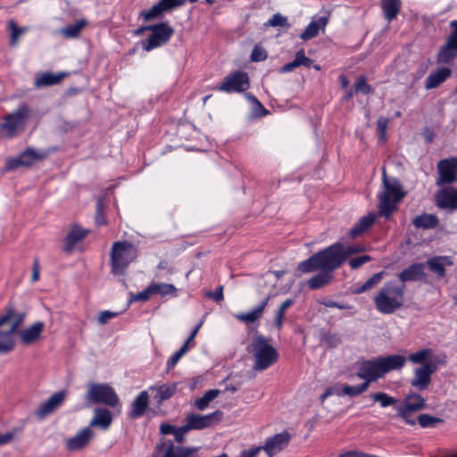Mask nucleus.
<instances>
[{"instance_id": "nucleus-1", "label": "nucleus", "mask_w": 457, "mask_h": 457, "mask_svg": "<svg viewBox=\"0 0 457 457\" xmlns=\"http://www.w3.org/2000/svg\"><path fill=\"white\" fill-rule=\"evenodd\" d=\"M364 251L360 245H344L337 242L328 247L319 251L302 265L305 270L313 269L336 270L339 268L351 254Z\"/></svg>"}, {"instance_id": "nucleus-2", "label": "nucleus", "mask_w": 457, "mask_h": 457, "mask_svg": "<svg viewBox=\"0 0 457 457\" xmlns=\"http://www.w3.org/2000/svg\"><path fill=\"white\" fill-rule=\"evenodd\" d=\"M406 360L400 354L366 360L361 363L357 376L370 385V382L376 381L392 370H401L405 365Z\"/></svg>"}, {"instance_id": "nucleus-3", "label": "nucleus", "mask_w": 457, "mask_h": 457, "mask_svg": "<svg viewBox=\"0 0 457 457\" xmlns=\"http://www.w3.org/2000/svg\"><path fill=\"white\" fill-rule=\"evenodd\" d=\"M405 303V286H397L393 282L384 285L374 297L378 312L392 314L400 310Z\"/></svg>"}, {"instance_id": "nucleus-4", "label": "nucleus", "mask_w": 457, "mask_h": 457, "mask_svg": "<svg viewBox=\"0 0 457 457\" xmlns=\"http://www.w3.org/2000/svg\"><path fill=\"white\" fill-rule=\"evenodd\" d=\"M405 196L398 179H388L386 170H383V191L378 194V214L389 218L391 213L397 208V204Z\"/></svg>"}, {"instance_id": "nucleus-5", "label": "nucleus", "mask_w": 457, "mask_h": 457, "mask_svg": "<svg viewBox=\"0 0 457 457\" xmlns=\"http://www.w3.org/2000/svg\"><path fill=\"white\" fill-rule=\"evenodd\" d=\"M248 351L254 358L253 369L255 370H264L278 359L277 350L261 335H256L253 337Z\"/></svg>"}, {"instance_id": "nucleus-6", "label": "nucleus", "mask_w": 457, "mask_h": 457, "mask_svg": "<svg viewBox=\"0 0 457 457\" xmlns=\"http://www.w3.org/2000/svg\"><path fill=\"white\" fill-rule=\"evenodd\" d=\"M24 320V314L9 309L0 317V353H6L14 347L13 335Z\"/></svg>"}, {"instance_id": "nucleus-7", "label": "nucleus", "mask_w": 457, "mask_h": 457, "mask_svg": "<svg viewBox=\"0 0 457 457\" xmlns=\"http://www.w3.org/2000/svg\"><path fill=\"white\" fill-rule=\"evenodd\" d=\"M136 247L127 241L113 243L111 251L112 272L115 275L124 274L128 266L137 258Z\"/></svg>"}, {"instance_id": "nucleus-8", "label": "nucleus", "mask_w": 457, "mask_h": 457, "mask_svg": "<svg viewBox=\"0 0 457 457\" xmlns=\"http://www.w3.org/2000/svg\"><path fill=\"white\" fill-rule=\"evenodd\" d=\"M32 114V110L27 104H21L16 110L4 118L0 125L6 137H14L24 131Z\"/></svg>"}, {"instance_id": "nucleus-9", "label": "nucleus", "mask_w": 457, "mask_h": 457, "mask_svg": "<svg viewBox=\"0 0 457 457\" xmlns=\"http://www.w3.org/2000/svg\"><path fill=\"white\" fill-rule=\"evenodd\" d=\"M86 397L90 403H103L110 407H115L120 403V399L114 389L107 384H88Z\"/></svg>"}, {"instance_id": "nucleus-10", "label": "nucleus", "mask_w": 457, "mask_h": 457, "mask_svg": "<svg viewBox=\"0 0 457 457\" xmlns=\"http://www.w3.org/2000/svg\"><path fill=\"white\" fill-rule=\"evenodd\" d=\"M452 31L447 37L446 43L441 46L437 54V62L450 63L457 57V20L450 22Z\"/></svg>"}, {"instance_id": "nucleus-11", "label": "nucleus", "mask_w": 457, "mask_h": 457, "mask_svg": "<svg viewBox=\"0 0 457 457\" xmlns=\"http://www.w3.org/2000/svg\"><path fill=\"white\" fill-rule=\"evenodd\" d=\"M149 29H151L152 34L144 46V49L147 52L167 43L174 32L173 29L167 23H161Z\"/></svg>"}, {"instance_id": "nucleus-12", "label": "nucleus", "mask_w": 457, "mask_h": 457, "mask_svg": "<svg viewBox=\"0 0 457 457\" xmlns=\"http://www.w3.org/2000/svg\"><path fill=\"white\" fill-rule=\"evenodd\" d=\"M249 87L248 75L243 71H237L226 77L217 89L226 93L243 92Z\"/></svg>"}, {"instance_id": "nucleus-13", "label": "nucleus", "mask_w": 457, "mask_h": 457, "mask_svg": "<svg viewBox=\"0 0 457 457\" xmlns=\"http://www.w3.org/2000/svg\"><path fill=\"white\" fill-rule=\"evenodd\" d=\"M222 415L223 414L220 411H216L206 415L190 414L186 419V425L189 431L195 429H204L220 422L222 419Z\"/></svg>"}, {"instance_id": "nucleus-14", "label": "nucleus", "mask_w": 457, "mask_h": 457, "mask_svg": "<svg viewBox=\"0 0 457 457\" xmlns=\"http://www.w3.org/2000/svg\"><path fill=\"white\" fill-rule=\"evenodd\" d=\"M45 156L46 154L44 152L28 148L17 157L7 160L6 168L8 170H14L21 166L28 167L34 162L43 159Z\"/></svg>"}, {"instance_id": "nucleus-15", "label": "nucleus", "mask_w": 457, "mask_h": 457, "mask_svg": "<svg viewBox=\"0 0 457 457\" xmlns=\"http://www.w3.org/2000/svg\"><path fill=\"white\" fill-rule=\"evenodd\" d=\"M308 261H309V258L298 264L297 270L299 272H301V273H310V272H314V271H320V273H318L315 276L312 277L308 280V282H307L308 287L311 289H319L320 287H323L328 285L329 282L331 281V278H332L331 272L334 270H327V269L317 268V269H313V270H305L302 267V265L303 263L307 262Z\"/></svg>"}, {"instance_id": "nucleus-16", "label": "nucleus", "mask_w": 457, "mask_h": 457, "mask_svg": "<svg viewBox=\"0 0 457 457\" xmlns=\"http://www.w3.org/2000/svg\"><path fill=\"white\" fill-rule=\"evenodd\" d=\"M436 370L434 363H425L414 370V378L411 384L412 386L424 390L428 388L431 381V375Z\"/></svg>"}, {"instance_id": "nucleus-17", "label": "nucleus", "mask_w": 457, "mask_h": 457, "mask_svg": "<svg viewBox=\"0 0 457 457\" xmlns=\"http://www.w3.org/2000/svg\"><path fill=\"white\" fill-rule=\"evenodd\" d=\"M290 439V434L284 431L269 437L265 445L261 448L264 450L268 456L271 457L281 452L288 445Z\"/></svg>"}, {"instance_id": "nucleus-18", "label": "nucleus", "mask_w": 457, "mask_h": 457, "mask_svg": "<svg viewBox=\"0 0 457 457\" xmlns=\"http://www.w3.org/2000/svg\"><path fill=\"white\" fill-rule=\"evenodd\" d=\"M93 436L92 428L90 427L84 428L76 435L65 440V447L70 452L81 450L87 446Z\"/></svg>"}, {"instance_id": "nucleus-19", "label": "nucleus", "mask_w": 457, "mask_h": 457, "mask_svg": "<svg viewBox=\"0 0 457 457\" xmlns=\"http://www.w3.org/2000/svg\"><path fill=\"white\" fill-rule=\"evenodd\" d=\"M436 205L441 209L457 210V188L446 187L436 195Z\"/></svg>"}, {"instance_id": "nucleus-20", "label": "nucleus", "mask_w": 457, "mask_h": 457, "mask_svg": "<svg viewBox=\"0 0 457 457\" xmlns=\"http://www.w3.org/2000/svg\"><path fill=\"white\" fill-rule=\"evenodd\" d=\"M425 406V400L419 395H411L405 398L403 403L396 407L398 415L401 418H407V415H411L413 412L420 411Z\"/></svg>"}, {"instance_id": "nucleus-21", "label": "nucleus", "mask_w": 457, "mask_h": 457, "mask_svg": "<svg viewBox=\"0 0 457 457\" xmlns=\"http://www.w3.org/2000/svg\"><path fill=\"white\" fill-rule=\"evenodd\" d=\"M66 393L59 391L52 395L46 402H44L36 411L38 419H43L54 412L64 401Z\"/></svg>"}, {"instance_id": "nucleus-22", "label": "nucleus", "mask_w": 457, "mask_h": 457, "mask_svg": "<svg viewBox=\"0 0 457 457\" xmlns=\"http://www.w3.org/2000/svg\"><path fill=\"white\" fill-rule=\"evenodd\" d=\"M439 178L437 185L450 184L456 180L457 167L452 159H445L437 164Z\"/></svg>"}, {"instance_id": "nucleus-23", "label": "nucleus", "mask_w": 457, "mask_h": 457, "mask_svg": "<svg viewBox=\"0 0 457 457\" xmlns=\"http://www.w3.org/2000/svg\"><path fill=\"white\" fill-rule=\"evenodd\" d=\"M87 233V230L81 228L79 226L72 225L64 241V250L66 252L73 251L76 245L84 239Z\"/></svg>"}, {"instance_id": "nucleus-24", "label": "nucleus", "mask_w": 457, "mask_h": 457, "mask_svg": "<svg viewBox=\"0 0 457 457\" xmlns=\"http://www.w3.org/2000/svg\"><path fill=\"white\" fill-rule=\"evenodd\" d=\"M45 328L42 321H37L29 328L20 332L21 341L24 345H32L40 339L41 333Z\"/></svg>"}, {"instance_id": "nucleus-25", "label": "nucleus", "mask_w": 457, "mask_h": 457, "mask_svg": "<svg viewBox=\"0 0 457 457\" xmlns=\"http://www.w3.org/2000/svg\"><path fill=\"white\" fill-rule=\"evenodd\" d=\"M112 422V415L106 408H96L88 427H99L103 430L109 428Z\"/></svg>"}, {"instance_id": "nucleus-26", "label": "nucleus", "mask_w": 457, "mask_h": 457, "mask_svg": "<svg viewBox=\"0 0 457 457\" xmlns=\"http://www.w3.org/2000/svg\"><path fill=\"white\" fill-rule=\"evenodd\" d=\"M149 395L147 391H142L133 401L129 417L137 419L142 417L149 406Z\"/></svg>"}, {"instance_id": "nucleus-27", "label": "nucleus", "mask_w": 457, "mask_h": 457, "mask_svg": "<svg viewBox=\"0 0 457 457\" xmlns=\"http://www.w3.org/2000/svg\"><path fill=\"white\" fill-rule=\"evenodd\" d=\"M162 446L165 447L163 457H194L197 452V448L195 447L175 446L170 440Z\"/></svg>"}, {"instance_id": "nucleus-28", "label": "nucleus", "mask_w": 457, "mask_h": 457, "mask_svg": "<svg viewBox=\"0 0 457 457\" xmlns=\"http://www.w3.org/2000/svg\"><path fill=\"white\" fill-rule=\"evenodd\" d=\"M452 71L449 68L443 67L431 72L425 80V88L432 89L440 86L448 78H450Z\"/></svg>"}, {"instance_id": "nucleus-29", "label": "nucleus", "mask_w": 457, "mask_h": 457, "mask_svg": "<svg viewBox=\"0 0 457 457\" xmlns=\"http://www.w3.org/2000/svg\"><path fill=\"white\" fill-rule=\"evenodd\" d=\"M270 297L267 296L258 306H256L252 311L245 312V313H237L235 315V318L238 320L239 321H242L245 324H251L257 320H259L262 314L263 311L266 308Z\"/></svg>"}, {"instance_id": "nucleus-30", "label": "nucleus", "mask_w": 457, "mask_h": 457, "mask_svg": "<svg viewBox=\"0 0 457 457\" xmlns=\"http://www.w3.org/2000/svg\"><path fill=\"white\" fill-rule=\"evenodd\" d=\"M328 21V20L325 16L320 17L317 20H312L300 35L301 39L306 41L315 37L320 29H325Z\"/></svg>"}, {"instance_id": "nucleus-31", "label": "nucleus", "mask_w": 457, "mask_h": 457, "mask_svg": "<svg viewBox=\"0 0 457 457\" xmlns=\"http://www.w3.org/2000/svg\"><path fill=\"white\" fill-rule=\"evenodd\" d=\"M424 276V265L415 263L404 269L399 275L400 281L404 285L408 281L420 280Z\"/></svg>"}, {"instance_id": "nucleus-32", "label": "nucleus", "mask_w": 457, "mask_h": 457, "mask_svg": "<svg viewBox=\"0 0 457 457\" xmlns=\"http://www.w3.org/2000/svg\"><path fill=\"white\" fill-rule=\"evenodd\" d=\"M384 16L387 21L395 20L402 7L401 0H380Z\"/></svg>"}, {"instance_id": "nucleus-33", "label": "nucleus", "mask_w": 457, "mask_h": 457, "mask_svg": "<svg viewBox=\"0 0 457 457\" xmlns=\"http://www.w3.org/2000/svg\"><path fill=\"white\" fill-rule=\"evenodd\" d=\"M66 76L65 73L60 72V73H50L46 72L38 75L35 80V87H44L48 86L56 85L59 82L62 81V79Z\"/></svg>"}, {"instance_id": "nucleus-34", "label": "nucleus", "mask_w": 457, "mask_h": 457, "mask_svg": "<svg viewBox=\"0 0 457 457\" xmlns=\"http://www.w3.org/2000/svg\"><path fill=\"white\" fill-rule=\"evenodd\" d=\"M427 264L431 271L436 273L438 277H444L445 274V266L451 265L452 262L448 257L439 256L429 259Z\"/></svg>"}, {"instance_id": "nucleus-35", "label": "nucleus", "mask_w": 457, "mask_h": 457, "mask_svg": "<svg viewBox=\"0 0 457 457\" xmlns=\"http://www.w3.org/2000/svg\"><path fill=\"white\" fill-rule=\"evenodd\" d=\"M439 220L437 217L431 213H423L418 215L413 220V225L417 228L429 229L437 227Z\"/></svg>"}, {"instance_id": "nucleus-36", "label": "nucleus", "mask_w": 457, "mask_h": 457, "mask_svg": "<svg viewBox=\"0 0 457 457\" xmlns=\"http://www.w3.org/2000/svg\"><path fill=\"white\" fill-rule=\"evenodd\" d=\"M375 221V214L369 213L362 216L350 230V237H356L367 230Z\"/></svg>"}, {"instance_id": "nucleus-37", "label": "nucleus", "mask_w": 457, "mask_h": 457, "mask_svg": "<svg viewBox=\"0 0 457 457\" xmlns=\"http://www.w3.org/2000/svg\"><path fill=\"white\" fill-rule=\"evenodd\" d=\"M150 390L155 391V398H157L159 402H162L170 399L176 393L177 384L172 383L163 384L161 386H153L150 387Z\"/></svg>"}, {"instance_id": "nucleus-38", "label": "nucleus", "mask_w": 457, "mask_h": 457, "mask_svg": "<svg viewBox=\"0 0 457 457\" xmlns=\"http://www.w3.org/2000/svg\"><path fill=\"white\" fill-rule=\"evenodd\" d=\"M431 356L432 350L429 348H424L416 353H410L408 360L413 364H421L422 366L425 363H432L430 361Z\"/></svg>"}, {"instance_id": "nucleus-39", "label": "nucleus", "mask_w": 457, "mask_h": 457, "mask_svg": "<svg viewBox=\"0 0 457 457\" xmlns=\"http://www.w3.org/2000/svg\"><path fill=\"white\" fill-rule=\"evenodd\" d=\"M87 22L84 20L76 21L74 24L68 25L60 30V33L67 38H75L79 37L82 29L86 26Z\"/></svg>"}, {"instance_id": "nucleus-40", "label": "nucleus", "mask_w": 457, "mask_h": 457, "mask_svg": "<svg viewBox=\"0 0 457 457\" xmlns=\"http://www.w3.org/2000/svg\"><path fill=\"white\" fill-rule=\"evenodd\" d=\"M220 391L219 389H211V390L206 391L202 397L198 398L195 402V407L199 411L205 410L208 407L209 403L212 400H214L220 395Z\"/></svg>"}, {"instance_id": "nucleus-41", "label": "nucleus", "mask_w": 457, "mask_h": 457, "mask_svg": "<svg viewBox=\"0 0 457 457\" xmlns=\"http://www.w3.org/2000/svg\"><path fill=\"white\" fill-rule=\"evenodd\" d=\"M370 397L373 402L379 403L380 406L384 408L394 405L397 402L395 398L383 392L371 394Z\"/></svg>"}, {"instance_id": "nucleus-42", "label": "nucleus", "mask_w": 457, "mask_h": 457, "mask_svg": "<svg viewBox=\"0 0 457 457\" xmlns=\"http://www.w3.org/2000/svg\"><path fill=\"white\" fill-rule=\"evenodd\" d=\"M368 387V382H364L357 386L344 385L342 386V394L349 396H357L365 392Z\"/></svg>"}, {"instance_id": "nucleus-43", "label": "nucleus", "mask_w": 457, "mask_h": 457, "mask_svg": "<svg viewBox=\"0 0 457 457\" xmlns=\"http://www.w3.org/2000/svg\"><path fill=\"white\" fill-rule=\"evenodd\" d=\"M385 276L384 271L378 272L374 274L371 278H370L360 288H358L355 292L358 294L363 293L373 288L376 285H378Z\"/></svg>"}, {"instance_id": "nucleus-44", "label": "nucleus", "mask_w": 457, "mask_h": 457, "mask_svg": "<svg viewBox=\"0 0 457 457\" xmlns=\"http://www.w3.org/2000/svg\"><path fill=\"white\" fill-rule=\"evenodd\" d=\"M8 28L11 32L10 44L15 46L19 37L27 31V28H19L13 21L8 22Z\"/></svg>"}, {"instance_id": "nucleus-45", "label": "nucleus", "mask_w": 457, "mask_h": 457, "mask_svg": "<svg viewBox=\"0 0 457 457\" xmlns=\"http://www.w3.org/2000/svg\"><path fill=\"white\" fill-rule=\"evenodd\" d=\"M293 304V301L291 299H287L284 301L281 305L279 306L276 316H275V326L278 329H280L282 327L283 320H284V313L287 308H289Z\"/></svg>"}, {"instance_id": "nucleus-46", "label": "nucleus", "mask_w": 457, "mask_h": 457, "mask_svg": "<svg viewBox=\"0 0 457 457\" xmlns=\"http://www.w3.org/2000/svg\"><path fill=\"white\" fill-rule=\"evenodd\" d=\"M188 352L187 345H183L179 350L173 353L170 358L167 361V370H172L179 360Z\"/></svg>"}, {"instance_id": "nucleus-47", "label": "nucleus", "mask_w": 457, "mask_h": 457, "mask_svg": "<svg viewBox=\"0 0 457 457\" xmlns=\"http://www.w3.org/2000/svg\"><path fill=\"white\" fill-rule=\"evenodd\" d=\"M267 27H286L289 28L290 25L287 22V18L281 15L280 13H275L268 21L265 23Z\"/></svg>"}, {"instance_id": "nucleus-48", "label": "nucleus", "mask_w": 457, "mask_h": 457, "mask_svg": "<svg viewBox=\"0 0 457 457\" xmlns=\"http://www.w3.org/2000/svg\"><path fill=\"white\" fill-rule=\"evenodd\" d=\"M152 289L154 294H158L161 295H167L174 294L176 291V287L171 284H153Z\"/></svg>"}, {"instance_id": "nucleus-49", "label": "nucleus", "mask_w": 457, "mask_h": 457, "mask_svg": "<svg viewBox=\"0 0 457 457\" xmlns=\"http://www.w3.org/2000/svg\"><path fill=\"white\" fill-rule=\"evenodd\" d=\"M295 59L297 62L299 67L304 66L306 68H310L312 64V60L305 55L303 49H300L296 52Z\"/></svg>"}, {"instance_id": "nucleus-50", "label": "nucleus", "mask_w": 457, "mask_h": 457, "mask_svg": "<svg viewBox=\"0 0 457 457\" xmlns=\"http://www.w3.org/2000/svg\"><path fill=\"white\" fill-rule=\"evenodd\" d=\"M418 421L422 428H427L434 426L436 422H440L441 420L428 414H421L419 416Z\"/></svg>"}, {"instance_id": "nucleus-51", "label": "nucleus", "mask_w": 457, "mask_h": 457, "mask_svg": "<svg viewBox=\"0 0 457 457\" xmlns=\"http://www.w3.org/2000/svg\"><path fill=\"white\" fill-rule=\"evenodd\" d=\"M355 91L361 92L364 95L372 93V87L367 83L366 79L361 77L355 83Z\"/></svg>"}, {"instance_id": "nucleus-52", "label": "nucleus", "mask_w": 457, "mask_h": 457, "mask_svg": "<svg viewBox=\"0 0 457 457\" xmlns=\"http://www.w3.org/2000/svg\"><path fill=\"white\" fill-rule=\"evenodd\" d=\"M266 58L267 52L265 51V49L259 46H255L251 54V60L253 62H262L266 60Z\"/></svg>"}, {"instance_id": "nucleus-53", "label": "nucleus", "mask_w": 457, "mask_h": 457, "mask_svg": "<svg viewBox=\"0 0 457 457\" xmlns=\"http://www.w3.org/2000/svg\"><path fill=\"white\" fill-rule=\"evenodd\" d=\"M371 257L370 255H361L359 257L352 258L349 260V265L353 270H356L370 262Z\"/></svg>"}, {"instance_id": "nucleus-54", "label": "nucleus", "mask_w": 457, "mask_h": 457, "mask_svg": "<svg viewBox=\"0 0 457 457\" xmlns=\"http://www.w3.org/2000/svg\"><path fill=\"white\" fill-rule=\"evenodd\" d=\"M152 295H154V291L152 289V285H151L146 289H145L144 291H142V292H140L138 294L134 295L131 297V300L132 301H142V302L147 301Z\"/></svg>"}, {"instance_id": "nucleus-55", "label": "nucleus", "mask_w": 457, "mask_h": 457, "mask_svg": "<svg viewBox=\"0 0 457 457\" xmlns=\"http://www.w3.org/2000/svg\"><path fill=\"white\" fill-rule=\"evenodd\" d=\"M389 120L384 117H380L377 120L378 130L380 134V139L384 140L386 137V131L388 125Z\"/></svg>"}, {"instance_id": "nucleus-56", "label": "nucleus", "mask_w": 457, "mask_h": 457, "mask_svg": "<svg viewBox=\"0 0 457 457\" xmlns=\"http://www.w3.org/2000/svg\"><path fill=\"white\" fill-rule=\"evenodd\" d=\"M96 222L99 226L106 222L104 215L103 203L101 201H98L96 204Z\"/></svg>"}, {"instance_id": "nucleus-57", "label": "nucleus", "mask_w": 457, "mask_h": 457, "mask_svg": "<svg viewBox=\"0 0 457 457\" xmlns=\"http://www.w3.org/2000/svg\"><path fill=\"white\" fill-rule=\"evenodd\" d=\"M188 431H189V429H187V427L186 424L184 426H181V427L176 428L175 432L173 433L176 441L178 443H183L184 442V438H185V435Z\"/></svg>"}, {"instance_id": "nucleus-58", "label": "nucleus", "mask_w": 457, "mask_h": 457, "mask_svg": "<svg viewBox=\"0 0 457 457\" xmlns=\"http://www.w3.org/2000/svg\"><path fill=\"white\" fill-rule=\"evenodd\" d=\"M118 316V312H110V311H104L100 313L99 317H98V322L101 324V325H104L105 323H107V321L112 318H115Z\"/></svg>"}, {"instance_id": "nucleus-59", "label": "nucleus", "mask_w": 457, "mask_h": 457, "mask_svg": "<svg viewBox=\"0 0 457 457\" xmlns=\"http://www.w3.org/2000/svg\"><path fill=\"white\" fill-rule=\"evenodd\" d=\"M342 394V387L336 386H331L326 389V391L321 395L320 400L323 402L325 399H327L328 396L333 395H341Z\"/></svg>"}, {"instance_id": "nucleus-60", "label": "nucleus", "mask_w": 457, "mask_h": 457, "mask_svg": "<svg viewBox=\"0 0 457 457\" xmlns=\"http://www.w3.org/2000/svg\"><path fill=\"white\" fill-rule=\"evenodd\" d=\"M206 295L212 298L215 302H220L223 300V287L220 286L214 292H208Z\"/></svg>"}, {"instance_id": "nucleus-61", "label": "nucleus", "mask_w": 457, "mask_h": 457, "mask_svg": "<svg viewBox=\"0 0 457 457\" xmlns=\"http://www.w3.org/2000/svg\"><path fill=\"white\" fill-rule=\"evenodd\" d=\"M299 65L297 64V62L295 61V59H294V61L285 64L284 66L281 67L280 69V72L281 73H287V72H291L293 71L295 69L298 68Z\"/></svg>"}, {"instance_id": "nucleus-62", "label": "nucleus", "mask_w": 457, "mask_h": 457, "mask_svg": "<svg viewBox=\"0 0 457 457\" xmlns=\"http://www.w3.org/2000/svg\"><path fill=\"white\" fill-rule=\"evenodd\" d=\"M339 457H376L358 451H350L339 455Z\"/></svg>"}, {"instance_id": "nucleus-63", "label": "nucleus", "mask_w": 457, "mask_h": 457, "mask_svg": "<svg viewBox=\"0 0 457 457\" xmlns=\"http://www.w3.org/2000/svg\"><path fill=\"white\" fill-rule=\"evenodd\" d=\"M176 428L169 423H162L160 426V432L163 435H170L175 432Z\"/></svg>"}, {"instance_id": "nucleus-64", "label": "nucleus", "mask_w": 457, "mask_h": 457, "mask_svg": "<svg viewBox=\"0 0 457 457\" xmlns=\"http://www.w3.org/2000/svg\"><path fill=\"white\" fill-rule=\"evenodd\" d=\"M14 437L13 432L0 433V445H6L11 442Z\"/></svg>"}]
</instances>
